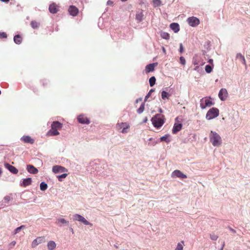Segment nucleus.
<instances>
[{
	"label": "nucleus",
	"mask_w": 250,
	"mask_h": 250,
	"mask_svg": "<svg viewBox=\"0 0 250 250\" xmlns=\"http://www.w3.org/2000/svg\"><path fill=\"white\" fill-rule=\"evenodd\" d=\"M187 22L188 24L192 27L196 26L200 23L199 19L196 17H189L187 19Z\"/></svg>",
	"instance_id": "obj_7"
},
{
	"label": "nucleus",
	"mask_w": 250,
	"mask_h": 250,
	"mask_svg": "<svg viewBox=\"0 0 250 250\" xmlns=\"http://www.w3.org/2000/svg\"><path fill=\"white\" fill-rule=\"evenodd\" d=\"M193 64H194V65H200H200H204V62H202V63H199L198 62L194 61V62H193Z\"/></svg>",
	"instance_id": "obj_47"
},
{
	"label": "nucleus",
	"mask_w": 250,
	"mask_h": 250,
	"mask_svg": "<svg viewBox=\"0 0 250 250\" xmlns=\"http://www.w3.org/2000/svg\"><path fill=\"white\" fill-rule=\"evenodd\" d=\"M210 238L212 240L215 241L218 239V236L214 233H212L210 235Z\"/></svg>",
	"instance_id": "obj_42"
},
{
	"label": "nucleus",
	"mask_w": 250,
	"mask_h": 250,
	"mask_svg": "<svg viewBox=\"0 0 250 250\" xmlns=\"http://www.w3.org/2000/svg\"><path fill=\"white\" fill-rule=\"evenodd\" d=\"M159 112H160V113H162V112H163V110H162V109L161 108H160V109H159Z\"/></svg>",
	"instance_id": "obj_57"
},
{
	"label": "nucleus",
	"mask_w": 250,
	"mask_h": 250,
	"mask_svg": "<svg viewBox=\"0 0 250 250\" xmlns=\"http://www.w3.org/2000/svg\"><path fill=\"white\" fill-rule=\"evenodd\" d=\"M160 141H164L167 143H169L170 142V139H169V135L168 134H166L164 136L161 137L160 138Z\"/></svg>",
	"instance_id": "obj_28"
},
{
	"label": "nucleus",
	"mask_w": 250,
	"mask_h": 250,
	"mask_svg": "<svg viewBox=\"0 0 250 250\" xmlns=\"http://www.w3.org/2000/svg\"><path fill=\"white\" fill-rule=\"evenodd\" d=\"M229 229L233 233H236V230L230 227H229Z\"/></svg>",
	"instance_id": "obj_48"
},
{
	"label": "nucleus",
	"mask_w": 250,
	"mask_h": 250,
	"mask_svg": "<svg viewBox=\"0 0 250 250\" xmlns=\"http://www.w3.org/2000/svg\"><path fill=\"white\" fill-rule=\"evenodd\" d=\"M27 170L28 172L31 174H36L38 172V170L33 165H27Z\"/></svg>",
	"instance_id": "obj_16"
},
{
	"label": "nucleus",
	"mask_w": 250,
	"mask_h": 250,
	"mask_svg": "<svg viewBox=\"0 0 250 250\" xmlns=\"http://www.w3.org/2000/svg\"><path fill=\"white\" fill-rule=\"evenodd\" d=\"M213 104V103L208 98H203L200 100V107L202 109H205L207 107H210Z\"/></svg>",
	"instance_id": "obj_6"
},
{
	"label": "nucleus",
	"mask_w": 250,
	"mask_h": 250,
	"mask_svg": "<svg viewBox=\"0 0 250 250\" xmlns=\"http://www.w3.org/2000/svg\"><path fill=\"white\" fill-rule=\"evenodd\" d=\"M209 137L210 142L214 146H219L222 143L221 137L215 131H211Z\"/></svg>",
	"instance_id": "obj_1"
},
{
	"label": "nucleus",
	"mask_w": 250,
	"mask_h": 250,
	"mask_svg": "<svg viewBox=\"0 0 250 250\" xmlns=\"http://www.w3.org/2000/svg\"><path fill=\"white\" fill-rule=\"evenodd\" d=\"M16 244V241H12L10 244V245L11 246H14Z\"/></svg>",
	"instance_id": "obj_49"
},
{
	"label": "nucleus",
	"mask_w": 250,
	"mask_h": 250,
	"mask_svg": "<svg viewBox=\"0 0 250 250\" xmlns=\"http://www.w3.org/2000/svg\"><path fill=\"white\" fill-rule=\"evenodd\" d=\"M117 127L119 128H122V132L123 133H125L127 132V129L129 127V125L127 123H118L117 125Z\"/></svg>",
	"instance_id": "obj_10"
},
{
	"label": "nucleus",
	"mask_w": 250,
	"mask_h": 250,
	"mask_svg": "<svg viewBox=\"0 0 250 250\" xmlns=\"http://www.w3.org/2000/svg\"><path fill=\"white\" fill-rule=\"evenodd\" d=\"M52 171L55 173H62L67 171V169L63 167L56 165L53 167Z\"/></svg>",
	"instance_id": "obj_9"
},
{
	"label": "nucleus",
	"mask_w": 250,
	"mask_h": 250,
	"mask_svg": "<svg viewBox=\"0 0 250 250\" xmlns=\"http://www.w3.org/2000/svg\"><path fill=\"white\" fill-rule=\"evenodd\" d=\"M142 100V99L141 98H138L136 100V103H138L140 101H141Z\"/></svg>",
	"instance_id": "obj_51"
},
{
	"label": "nucleus",
	"mask_w": 250,
	"mask_h": 250,
	"mask_svg": "<svg viewBox=\"0 0 250 250\" xmlns=\"http://www.w3.org/2000/svg\"><path fill=\"white\" fill-rule=\"evenodd\" d=\"M32 179L31 178H26L23 180L22 183H21V186L25 187L31 184Z\"/></svg>",
	"instance_id": "obj_21"
},
{
	"label": "nucleus",
	"mask_w": 250,
	"mask_h": 250,
	"mask_svg": "<svg viewBox=\"0 0 250 250\" xmlns=\"http://www.w3.org/2000/svg\"><path fill=\"white\" fill-rule=\"evenodd\" d=\"M0 208H1L2 207H3L5 206V205L3 204V203H0Z\"/></svg>",
	"instance_id": "obj_52"
},
{
	"label": "nucleus",
	"mask_w": 250,
	"mask_h": 250,
	"mask_svg": "<svg viewBox=\"0 0 250 250\" xmlns=\"http://www.w3.org/2000/svg\"><path fill=\"white\" fill-rule=\"evenodd\" d=\"M178 120V117L176 118V120L177 121Z\"/></svg>",
	"instance_id": "obj_64"
},
{
	"label": "nucleus",
	"mask_w": 250,
	"mask_h": 250,
	"mask_svg": "<svg viewBox=\"0 0 250 250\" xmlns=\"http://www.w3.org/2000/svg\"><path fill=\"white\" fill-rule=\"evenodd\" d=\"M67 174L66 173H63L62 175L57 176L58 179L59 181H62V179L66 178Z\"/></svg>",
	"instance_id": "obj_40"
},
{
	"label": "nucleus",
	"mask_w": 250,
	"mask_h": 250,
	"mask_svg": "<svg viewBox=\"0 0 250 250\" xmlns=\"http://www.w3.org/2000/svg\"><path fill=\"white\" fill-rule=\"evenodd\" d=\"M114 246H115V248H118V247H117V246H116V245H115Z\"/></svg>",
	"instance_id": "obj_63"
},
{
	"label": "nucleus",
	"mask_w": 250,
	"mask_h": 250,
	"mask_svg": "<svg viewBox=\"0 0 250 250\" xmlns=\"http://www.w3.org/2000/svg\"><path fill=\"white\" fill-rule=\"evenodd\" d=\"M162 117V115L157 114L151 119L152 123L154 127L159 128L163 125L164 124V120Z\"/></svg>",
	"instance_id": "obj_3"
},
{
	"label": "nucleus",
	"mask_w": 250,
	"mask_h": 250,
	"mask_svg": "<svg viewBox=\"0 0 250 250\" xmlns=\"http://www.w3.org/2000/svg\"><path fill=\"white\" fill-rule=\"evenodd\" d=\"M44 238L42 237H39L34 240L32 243L31 246L32 248H35L39 244L44 242Z\"/></svg>",
	"instance_id": "obj_13"
},
{
	"label": "nucleus",
	"mask_w": 250,
	"mask_h": 250,
	"mask_svg": "<svg viewBox=\"0 0 250 250\" xmlns=\"http://www.w3.org/2000/svg\"><path fill=\"white\" fill-rule=\"evenodd\" d=\"M79 122L83 124H89L90 123L89 120L83 115H80L78 117Z\"/></svg>",
	"instance_id": "obj_12"
},
{
	"label": "nucleus",
	"mask_w": 250,
	"mask_h": 250,
	"mask_svg": "<svg viewBox=\"0 0 250 250\" xmlns=\"http://www.w3.org/2000/svg\"><path fill=\"white\" fill-rule=\"evenodd\" d=\"M143 17L144 14L142 11L137 12L136 14V20L138 21V22H141L142 21Z\"/></svg>",
	"instance_id": "obj_25"
},
{
	"label": "nucleus",
	"mask_w": 250,
	"mask_h": 250,
	"mask_svg": "<svg viewBox=\"0 0 250 250\" xmlns=\"http://www.w3.org/2000/svg\"><path fill=\"white\" fill-rule=\"evenodd\" d=\"M161 95H162V98L163 100H165L166 99H168L169 98V94L165 91H162V92L161 93Z\"/></svg>",
	"instance_id": "obj_33"
},
{
	"label": "nucleus",
	"mask_w": 250,
	"mask_h": 250,
	"mask_svg": "<svg viewBox=\"0 0 250 250\" xmlns=\"http://www.w3.org/2000/svg\"><path fill=\"white\" fill-rule=\"evenodd\" d=\"M25 226L24 225H21L19 227H18L14 230V234H16L18 233L21 229H24Z\"/></svg>",
	"instance_id": "obj_35"
},
{
	"label": "nucleus",
	"mask_w": 250,
	"mask_h": 250,
	"mask_svg": "<svg viewBox=\"0 0 250 250\" xmlns=\"http://www.w3.org/2000/svg\"><path fill=\"white\" fill-rule=\"evenodd\" d=\"M157 63H150L146 66V71L147 73L153 71L154 70V67L157 65Z\"/></svg>",
	"instance_id": "obj_19"
},
{
	"label": "nucleus",
	"mask_w": 250,
	"mask_h": 250,
	"mask_svg": "<svg viewBox=\"0 0 250 250\" xmlns=\"http://www.w3.org/2000/svg\"><path fill=\"white\" fill-rule=\"evenodd\" d=\"M1 173H2V170L1 168H0V176L1 175Z\"/></svg>",
	"instance_id": "obj_59"
},
{
	"label": "nucleus",
	"mask_w": 250,
	"mask_h": 250,
	"mask_svg": "<svg viewBox=\"0 0 250 250\" xmlns=\"http://www.w3.org/2000/svg\"><path fill=\"white\" fill-rule=\"evenodd\" d=\"M78 11V8L74 6H70L68 9L69 14L73 16H76Z\"/></svg>",
	"instance_id": "obj_17"
},
{
	"label": "nucleus",
	"mask_w": 250,
	"mask_h": 250,
	"mask_svg": "<svg viewBox=\"0 0 250 250\" xmlns=\"http://www.w3.org/2000/svg\"><path fill=\"white\" fill-rule=\"evenodd\" d=\"M31 25L33 28L36 29L39 27L40 23L36 21H32Z\"/></svg>",
	"instance_id": "obj_34"
},
{
	"label": "nucleus",
	"mask_w": 250,
	"mask_h": 250,
	"mask_svg": "<svg viewBox=\"0 0 250 250\" xmlns=\"http://www.w3.org/2000/svg\"><path fill=\"white\" fill-rule=\"evenodd\" d=\"M184 242L183 241L178 243L175 250H183L184 249Z\"/></svg>",
	"instance_id": "obj_29"
},
{
	"label": "nucleus",
	"mask_w": 250,
	"mask_h": 250,
	"mask_svg": "<svg viewBox=\"0 0 250 250\" xmlns=\"http://www.w3.org/2000/svg\"><path fill=\"white\" fill-rule=\"evenodd\" d=\"M158 143V141H156V140H153L152 141V142L150 144H149V145H151V146H155L156 144H157Z\"/></svg>",
	"instance_id": "obj_45"
},
{
	"label": "nucleus",
	"mask_w": 250,
	"mask_h": 250,
	"mask_svg": "<svg viewBox=\"0 0 250 250\" xmlns=\"http://www.w3.org/2000/svg\"><path fill=\"white\" fill-rule=\"evenodd\" d=\"M122 1H126L127 0H121Z\"/></svg>",
	"instance_id": "obj_62"
},
{
	"label": "nucleus",
	"mask_w": 250,
	"mask_h": 250,
	"mask_svg": "<svg viewBox=\"0 0 250 250\" xmlns=\"http://www.w3.org/2000/svg\"><path fill=\"white\" fill-rule=\"evenodd\" d=\"M145 103L144 102L141 104L140 107L137 110V112L138 114H141L144 112V109H145Z\"/></svg>",
	"instance_id": "obj_31"
},
{
	"label": "nucleus",
	"mask_w": 250,
	"mask_h": 250,
	"mask_svg": "<svg viewBox=\"0 0 250 250\" xmlns=\"http://www.w3.org/2000/svg\"><path fill=\"white\" fill-rule=\"evenodd\" d=\"M56 245L54 241H50L47 244V247L49 250H53L56 248Z\"/></svg>",
	"instance_id": "obj_26"
},
{
	"label": "nucleus",
	"mask_w": 250,
	"mask_h": 250,
	"mask_svg": "<svg viewBox=\"0 0 250 250\" xmlns=\"http://www.w3.org/2000/svg\"><path fill=\"white\" fill-rule=\"evenodd\" d=\"M14 41L16 44H20L21 43L22 39L19 35H17L14 37Z\"/></svg>",
	"instance_id": "obj_27"
},
{
	"label": "nucleus",
	"mask_w": 250,
	"mask_h": 250,
	"mask_svg": "<svg viewBox=\"0 0 250 250\" xmlns=\"http://www.w3.org/2000/svg\"><path fill=\"white\" fill-rule=\"evenodd\" d=\"M182 127V124L181 123L178 124L175 123L174 125L173 129H172V133L173 134H176L178 132H179Z\"/></svg>",
	"instance_id": "obj_18"
},
{
	"label": "nucleus",
	"mask_w": 250,
	"mask_h": 250,
	"mask_svg": "<svg viewBox=\"0 0 250 250\" xmlns=\"http://www.w3.org/2000/svg\"><path fill=\"white\" fill-rule=\"evenodd\" d=\"M7 35L5 32H0V38H6Z\"/></svg>",
	"instance_id": "obj_44"
},
{
	"label": "nucleus",
	"mask_w": 250,
	"mask_h": 250,
	"mask_svg": "<svg viewBox=\"0 0 250 250\" xmlns=\"http://www.w3.org/2000/svg\"><path fill=\"white\" fill-rule=\"evenodd\" d=\"M153 140L152 138H150L149 139V141H152Z\"/></svg>",
	"instance_id": "obj_60"
},
{
	"label": "nucleus",
	"mask_w": 250,
	"mask_h": 250,
	"mask_svg": "<svg viewBox=\"0 0 250 250\" xmlns=\"http://www.w3.org/2000/svg\"><path fill=\"white\" fill-rule=\"evenodd\" d=\"M170 27L175 33H177L180 30L179 25L177 23H171Z\"/></svg>",
	"instance_id": "obj_22"
},
{
	"label": "nucleus",
	"mask_w": 250,
	"mask_h": 250,
	"mask_svg": "<svg viewBox=\"0 0 250 250\" xmlns=\"http://www.w3.org/2000/svg\"><path fill=\"white\" fill-rule=\"evenodd\" d=\"M56 223L60 227H62V225H65L67 226L69 224V221L62 218H58L56 220Z\"/></svg>",
	"instance_id": "obj_14"
},
{
	"label": "nucleus",
	"mask_w": 250,
	"mask_h": 250,
	"mask_svg": "<svg viewBox=\"0 0 250 250\" xmlns=\"http://www.w3.org/2000/svg\"><path fill=\"white\" fill-rule=\"evenodd\" d=\"M171 177L172 178L178 177L182 179L186 178L187 177L186 175L179 170H174L171 174Z\"/></svg>",
	"instance_id": "obj_8"
},
{
	"label": "nucleus",
	"mask_w": 250,
	"mask_h": 250,
	"mask_svg": "<svg viewBox=\"0 0 250 250\" xmlns=\"http://www.w3.org/2000/svg\"><path fill=\"white\" fill-rule=\"evenodd\" d=\"M155 82H156V79H155V77H154V76L151 77L149 80L150 86H153L155 84Z\"/></svg>",
	"instance_id": "obj_36"
},
{
	"label": "nucleus",
	"mask_w": 250,
	"mask_h": 250,
	"mask_svg": "<svg viewBox=\"0 0 250 250\" xmlns=\"http://www.w3.org/2000/svg\"><path fill=\"white\" fill-rule=\"evenodd\" d=\"M163 51L164 53H166V49L164 47H163Z\"/></svg>",
	"instance_id": "obj_56"
},
{
	"label": "nucleus",
	"mask_w": 250,
	"mask_h": 250,
	"mask_svg": "<svg viewBox=\"0 0 250 250\" xmlns=\"http://www.w3.org/2000/svg\"><path fill=\"white\" fill-rule=\"evenodd\" d=\"M40 189L42 191H45V190L47 189V188H48V186L46 183H45L44 182H42L40 184Z\"/></svg>",
	"instance_id": "obj_30"
},
{
	"label": "nucleus",
	"mask_w": 250,
	"mask_h": 250,
	"mask_svg": "<svg viewBox=\"0 0 250 250\" xmlns=\"http://www.w3.org/2000/svg\"><path fill=\"white\" fill-rule=\"evenodd\" d=\"M205 70L207 73H209L212 71V67L210 65H207L205 66Z\"/></svg>",
	"instance_id": "obj_39"
},
{
	"label": "nucleus",
	"mask_w": 250,
	"mask_h": 250,
	"mask_svg": "<svg viewBox=\"0 0 250 250\" xmlns=\"http://www.w3.org/2000/svg\"><path fill=\"white\" fill-rule=\"evenodd\" d=\"M218 96L221 101H225L228 97V92L225 88H222L220 89Z\"/></svg>",
	"instance_id": "obj_11"
},
{
	"label": "nucleus",
	"mask_w": 250,
	"mask_h": 250,
	"mask_svg": "<svg viewBox=\"0 0 250 250\" xmlns=\"http://www.w3.org/2000/svg\"><path fill=\"white\" fill-rule=\"evenodd\" d=\"M4 166L7 169H8L13 174H17L18 172V169L8 163H5Z\"/></svg>",
	"instance_id": "obj_15"
},
{
	"label": "nucleus",
	"mask_w": 250,
	"mask_h": 250,
	"mask_svg": "<svg viewBox=\"0 0 250 250\" xmlns=\"http://www.w3.org/2000/svg\"><path fill=\"white\" fill-rule=\"evenodd\" d=\"M180 63L182 64L185 65L186 64V60L185 59V58L183 57H181L180 58Z\"/></svg>",
	"instance_id": "obj_43"
},
{
	"label": "nucleus",
	"mask_w": 250,
	"mask_h": 250,
	"mask_svg": "<svg viewBox=\"0 0 250 250\" xmlns=\"http://www.w3.org/2000/svg\"><path fill=\"white\" fill-rule=\"evenodd\" d=\"M147 120V119L146 118V119L144 120V122H145V123L146 122Z\"/></svg>",
	"instance_id": "obj_61"
},
{
	"label": "nucleus",
	"mask_w": 250,
	"mask_h": 250,
	"mask_svg": "<svg viewBox=\"0 0 250 250\" xmlns=\"http://www.w3.org/2000/svg\"><path fill=\"white\" fill-rule=\"evenodd\" d=\"M153 4L154 7H158L161 5V1L160 0H153Z\"/></svg>",
	"instance_id": "obj_37"
},
{
	"label": "nucleus",
	"mask_w": 250,
	"mask_h": 250,
	"mask_svg": "<svg viewBox=\"0 0 250 250\" xmlns=\"http://www.w3.org/2000/svg\"><path fill=\"white\" fill-rule=\"evenodd\" d=\"M21 140L25 143H29L32 144L34 143V140L32 139L29 136H23L21 137Z\"/></svg>",
	"instance_id": "obj_20"
},
{
	"label": "nucleus",
	"mask_w": 250,
	"mask_h": 250,
	"mask_svg": "<svg viewBox=\"0 0 250 250\" xmlns=\"http://www.w3.org/2000/svg\"><path fill=\"white\" fill-rule=\"evenodd\" d=\"M219 115V110L217 108L212 107L210 109L206 114V119L210 120L217 117Z\"/></svg>",
	"instance_id": "obj_4"
},
{
	"label": "nucleus",
	"mask_w": 250,
	"mask_h": 250,
	"mask_svg": "<svg viewBox=\"0 0 250 250\" xmlns=\"http://www.w3.org/2000/svg\"><path fill=\"white\" fill-rule=\"evenodd\" d=\"M73 219L74 221H77L83 223L85 225H89L92 226V224L90 223L85 218L79 214H75L73 215Z\"/></svg>",
	"instance_id": "obj_5"
},
{
	"label": "nucleus",
	"mask_w": 250,
	"mask_h": 250,
	"mask_svg": "<svg viewBox=\"0 0 250 250\" xmlns=\"http://www.w3.org/2000/svg\"><path fill=\"white\" fill-rule=\"evenodd\" d=\"M49 10L52 14L56 13L58 11L57 5L55 3H52L49 5Z\"/></svg>",
	"instance_id": "obj_24"
},
{
	"label": "nucleus",
	"mask_w": 250,
	"mask_h": 250,
	"mask_svg": "<svg viewBox=\"0 0 250 250\" xmlns=\"http://www.w3.org/2000/svg\"><path fill=\"white\" fill-rule=\"evenodd\" d=\"M62 126V124L58 121H54L51 125V129H50L48 134L51 136H56L60 134L58 130L61 129Z\"/></svg>",
	"instance_id": "obj_2"
},
{
	"label": "nucleus",
	"mask_w": 250,
	"mask_h": 250,
	"mask_svg": "<svg viewBox=\"0 0 250 250\" xmlns=\"http://www.w3.org/2000/svg\"><path fill=\"white\" fill-rule=\"evenodd\" d=\"M12 199V197L10 195H6L3 198V200L5 203H8Z\"/></svg>",
	"instance_id": "obj_38"
},
{
	"label": "nucleus",
	"mask_w": 250,
	"mask_h": 250,
	"mask_svg": "<svg viewBox=\"0 0 250 250\" xmlns=\"http://www.w3.org/2000/svg\"><path fill=\"white\" fill-rule=\"evenodd\" d=\"M224 246H225V243H224L223 244V245H222V247L221 248V249L219 250H223V248H224Z\"/></svg>",
	"instance_id": "obj_54"
},
{
	"label": "nucleus",
	"mask_w": 250,
	"mask_h": 250,
	"mask_svg": "<svg viewBox=\"0 0 250 250\" xmlns=\"http://www.w3.org/2000/svg\"><path fill=\"white\" fill-rule=\"evenodd\" d=\"M70 230L72 232V233H74L73 229L72 228H70Z\"/></svg>",
	"instance_id": "obj_58"
},
{
	"label": "nucleus",
	"mask_w": 250,
	"mask_h": 250,
	"mask_svg": "<svg viewBox=\"0 0 250 250\" xmlns=\"http://www.w3.org/2000/svg\"><path fill=\"white\" fill-rule=\"evenodd\" d=\"M236 59L239 60L242 62V63L246 66V67L247 66L245 57L243 55H242V54L240 53H237L236 54Z\"/></svg>",
	"instance_id": "obj_23"
},
{
	"label": "nucleus",
	"mask_w": 250,
	"mask_h": 250,
	"mask_svg": "<svg viewBox=\"0 0 250 250\" xmlns=\"http://www.w3.org/2000/svg\"><path fill=\"white\" fill-rule=\"evenodd\" d=\"M208 62H209L210 63L212 64V63H213V60H212V59H209V61H208Z\"/></svg>",
	"instance_id": "obj_53"
},
{
	"label": "nucleus",
	"mask_w": 250,
	"mask_h": 250,
	"mask_svg": "<svg viewBox=\"0 0 250 250\" xmlns=\"http://www.w3.org/2000/svg\"><path fill=\"white\" fill-rule=\"evenodd\" d=\"M199 68V65H196V66L195 67V68H194V70H196V71H198V70Z\"/></svg>",
	"instance_id": "obj_50"
},
{
	"label": "nucleus",
	"mask_w": 250,
	"mask_h": 250,
	"mask_svg": "<svg viewBox=\"0 0 250 250\" xmlns=\"http://www.w3.org/2000/svg\"><path fill=\"white\" fill-rule=\"evenodd\" d=\"M179 52L181 53H182L183 52V46L182 43L180 44V49H179Z\"/></svg>",
	"instance_id": "obj_46"
},
{
	"label": "nucleus",
	"mask_w": 250,
	"mask_h": 250,
	"mask_svg": "<svg viewBox=\"0 0 250 250\" xmlns=\"http://www.w3.org/2000/svg\"><path fill=\"white\" fill-rule=\"evenodd\" d=\"M154 91V89H151L149 90V91L148 92L147 94L145 97V102L146 101L147 99L150 97V96L151 95V93L152 92H153Z\"/></svg>",
	"instance_id": "obj_41"
},
{
	"label": "nucleus",
	"mask_w": 250,
	"mask_h": 250,
	"mask_svg": "<svg viewBox=\"0 0 250 250\" xmlns=\"http://www.w3.org/2000/svg\"><path fill=\"white\" fill-rule=\"evenodd\" d=\"M161 37L164 39L168 40L169 39V34L167 32H162L160 34Z\"/></svg>",
	"instance_id": "obj_32"
},
{
	"label": "nucleus",
	"mask_w": 250,
	"mask_h": 250,
	"mask_svg": "<svg viewBox=\"0 0 250 250\" xmlns=\"http://www.w3.org/2000/svg\"><path fill=\"white\" fill-rule=\"evenodd\" d=\"M0 0L3 2H8L9 0Z\"/></svg>",
	"instance_id": "obj_55"
}]
</instances>
